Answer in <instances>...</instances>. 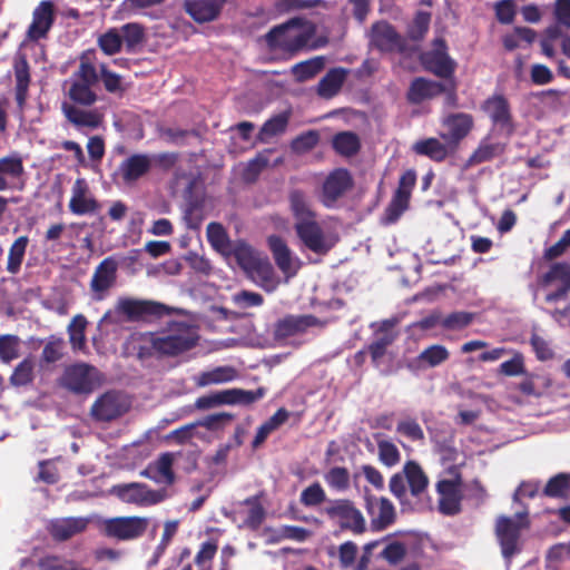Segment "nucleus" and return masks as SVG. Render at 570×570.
Returning <instances> with one entry per match:
<instances>
[{
	"label": "nucleus",
	"instance_id": "1",
	"mask_svg": "<svg viewBox=\"0 0 570 570\" xmlns=\"http://www.w3.org/2000/svg\"><path fill=\"white\" fill-rule=\"evenodd\" d=\"M315 26L303 18H292L273 27L264 40L271 51H279L289 57L305 49L315 35Z\"/></svg>",
	"mask_w": 570,
	"mask_h": 570
},
{
	"label": "nucleus",
	"instance_id": "2",
	"mask_svg": "<svg viewBox=\"0 0 570 570\" xmlns=\"http://www.w3.org/2000/svg\"><path fill=\"white\" fill-rule=\"evenodd\" d=\"M530 528L528 512H518L513 517L499 515L494 524V535L501 556L509 569L515 556L523 550L522 532Z\"/></svg>",
	"mask_w": 570,
	"mask_h": 570
},
{
	"label": "nucleus",
	"instance_id": "3",
	"mask_svg": "<svg viewBox=\"0 0 570 570\" xmlns=\"http://www.w3.org/2000/svg\"><path fill=\"white\" fill-rule=\"evenodd\" d=\"M116 312L124 315L128 322L153 323L169 316L173 308L157 301L120 297L116 304Z\"/></svg>",
	"mask_w": 570,
	"mask_h": 570
},
{
	"label": "nucleus",
	"instance_id": "4",
	"mask_svg": "<svg viewBox=\"0 0 570 570\" xmlns=\"http://www.w3.org/2000/svg\"><path fill=\"white\" fill-rule=\"evenodd\" d=\"M198 338L191 326L179 323L168 334L154 338L153 347L163 355L177 356L194 348Z\"/></svg>",
	"mask_w": 570,
	"mask_h": 570
},
{
	"label": "nucleus",
	"instance_id": "5",
	"mask_svg": "<svg viewBox=\"0 0 570 570\" xmlns=\"http://www.w3.org/2000/svg\"><path fill=\"white\" fill-rule=\"evenodd\" d=\"M452 479H441L436 482L439 494L438 509L444 515H456L462 511V476L456 466H451Z\"/></svg>",
	"mask_w": 570,
	"mask_h": 570
},
{
	"label": "nucleus",
	"instance_id": "6",
	"mask_svg": "<svg viewBox=\"0 0 570 570\" xmlns=\"http://www.w3.org/2000/svg\"><path fill=\"white\" fill-rule=\"evenodd\" d=\"M326 515L332 520H338L342 530H348L354 534L366 531V521L360 509L348 499H336L325 508Z\"/></svg>",
	"mask_w": 570,
	"mask_h": 570
},
{
	"label": "nucleus",
	"instance_id": "7",
	"mask_svg": "<svg viewBox=\"0 0 570 570\" xmlns=\"http://www.w3.org/2000/svg\"><path fill=\"white\" fill-rule=\"evenodd\" d=\"M354 187V178L348 169L335 168L322 184L320 202L326 208H334L337 202Z\"/></svg>",
	"mask_w": 570,
	"mask_h": 570
},
{
	"label": "nucleus",
	"instance_id": "8",
	"mask_svg": "<svg viewBox=\"0 0 570 570\" xmlns=\"http://www.w3.org/2000/svg\"><path fill=\"white\" fill-rule=\"evenodd\" d=\"M416 183V173L413 169L404 171L399 180L396 190L386 206L383 216L384 224H394L409 208L412 190Z\"/></svg>",
	"mask_w": 570,
	"mask_h": 570
},
{
	"label": "nucleus",
	"instance_id": "9",
	"mask_svg": "<svg viewBox=\"0 0 570 570\" xmlns=\"http://www.w3.org/2000/svg\"><path fill=\"white\" fill-rule=\"evenodd\" d=\"M294 229L302 244L317 255H326L334 246L317 222V217L294 223Z\"/></svg>",
	"mask_w": 570,
	"mask_h": 570
},
{
	"label": "nucleus",
	"instance_id": "10",
	"mask_svg": "<svg viewBox=\"0 0 570 570\" xmlns=\"http://www.w3.org/2000/svg\"><path fill=\"white\" fill-rule=\"evenodd\" d=\"M95 366L76 363L67 366L59 379V385L73 394H90L95 389Z\"/></svg>",
	"mask_w": 570,
	"mask_h": 570
},
{
	"label": "nucleus",
	"instance_id": "11",
	"mask_svg": "<svg viewBox=\"0 0 570 570\" xmlns=\"http://www.w3.org/2000/svg\"><path fill=\"white\" fill-rule=\"evenodd\" d=\"M422 63L428 71L443 79H452L456 68V62L449 56L448 45L443 38L433 40V49L423 53Z\"/></svg>",
	"mask_w": 570,
	"mask_h": 570
},
{
	"label": "nucleus",
	"instance_id": "12",
	"mask_svg": "<svg viewBox=\"0 0 570 570\" xmlns=\"http://www.w3.org/2000/svg\"><path fill=\"white\" fill-rule=\"evenodd\" d=\"M128 411V404L117 391H107L90 407V415L96 422H111Z\"/></svg>",
	"mask_w": 570,
	"mask_h": 570
},
{
	"label": "nucleus",
	"instance_id": "13",
	"mask_svg": "<svg viewBox=\"0 0 570 570\" xmlns=\"http://www.w3.org/2000/svg\"><path fill=\"white\" fill-rule=\"evenodd\" d=\"M364 501V508L371 518V528L373 531H383L395 522V507L387 498H377L373 494L365 493Z\"/></svg>",
	"mask_w": 570,
	"mask_h": 570
},
{
	"label": "nucleus",
	"instance_id": "14",
	"mask_svg": "<svg viewBox=\"0 0 570 570\" xmlns=\"http://www.w3.org/2000/svg\"><path fill=\"white\" fill-rule=\"evenodd\" d=\"M149 521L142 517H118L109 519L105 522V532L110 538L118 540H134L141 537Z\"/></svg>",
	"mask_w": 570,
	"mask_h": 570
},
{
	"label": "nucleus",
	"instance_id": "15",
	"mask_svg": "<svg viewBox=\"0 0 570 570\" xmlns=\"http://www.w3.org/2000/svg\"><path fill=\"white\" fill-rule=\"evenodd\" d=\"M234 257L238 265L244 269H257V271H247L252 275H257V277L263 282H271L273 278L274 272L271 266L266 264L265 266H261L257 257L255 256V252L250 245H248L244 240H237L233 243L229 247L228 257Z\"/></svg>",
	"mask_w": 570,
	"mask_h": 570
},
{
	"label": "nucleus",
	"instance_id": "16",
	"mask_svg": "<svg viewBox=\"0 0 570 570\" xmlns=\"http://www.w3.org/2000/svg\"><path fill=\"white\" fill-rule=\"evenodd\" d=\"M371 45L381 52H404L405 40L395 28L386 21H377L372 24L370 31Z\"/></svg>",
	"mask_w": 570,
	"mask_h": 570
},
{
	"label": "nucleus",
	"instance_id": "17",
	"mask_svg": "<svg viewBox=\"0 0 570 570\" xmlns=\"http://www.w3.org/2000/svg\"><path fill=\"white\" fill-rule=\"evenodd\" d=\"M323 325L324 323L312 314H287L275 322L273 335L276 340H285L291 336L304 334L311 327Z\"/></svg>",
	"mask_w": 570,
	"mask_h": 570
},
{
	"label": "nucleus",
	"instance_id": "18",
	"mask_svg": "<svg viewBox=\"0 0 570 570\" xmlns=\"http://www.w3.org/2000/svg\"><path fill=\"white\" fill-rule=\"evenodd\" d=\"M115 492L122 501L139 505L157 504L166 499L165 490H151L139 482L117 485Z\"/></svg>",
	"mask_w": 570,
	"mask_h": 570
},
{
	"label": "nucleus",
	"instance_id": "19",
	"mask_svg": "<svg viewBox=\"0 0 570 570\" xmlns=\"http://www.w3.org/2000/svg\"><path fill=\"white\" fill-rule=\"evenodd\" d=\"M482 110L489 116L494 126L511 136L514 132L513 118L509 100L503 95H493L487 98Z\"/></svg>",
	"mask_w": 570,
	"mask_h": 570
},
{
	"label": "nucleus",
	"instance_id": "20",
	"mask_svg": "<svg viewBox=\"0 0 570 570\" xmlns=\"http://www.w3.org/2000/svg\"><path fill=\"white\" fill-rule=\"evenodd\" d=\"M443 126L448 128V132L442 134L441 137L448 142L451 150L455 151L460 142L473 129L474 119L466 112L450 114L443 119Z\"/></svg>",
	"mask_w": 570,
	"mask_h": 570
},
{
	"label": "nucleus",
	"instance_id": "21",
	"mask_svg": "<svg viewBox=\"0 0 570 570\" xmlns=\"http://www.w3.org/2000/svg\"><path fill=\"white\" fill-rule=\"evenodd\" d=\"M118 263L114 257L102 259L92 274L90 289L96 299H102L116 284Z\"/></svg>",
	"mask_w": 570,
	"mask_h": 570
},
{
	"label": "nucleus",
	"instance_id": "22",
	"mask_svg": "<svg viewBox=\"0 0 570 570\" xmlns=\"http://www.w3.org/2000/svg\"><path fill=\"white\" fill-rule=\"evenodd\" d=\"M268 248L272 252L276 266L286 277H294L299 268L298 258H294L292 250L283 237L271 235L267 238Z\"/></svg>",
	"mask_w": 570,
	"mask_h": 570
},
{
	"label": "nucleus",
	"instance_id": "23",
	"mask_svg": "<svg viewBox=\"0 0 570 570\" xmlns=\"http://www.w3.org/2000/svg\"><path fill=\"white\" fill-rule=\"evenodd\" d=\"M55 22V7L51 1H41L33 10L32 22L27 30V37L31 41H38L45 37Z\"/></svg>",
	"mask_w": 570,
	"mask_h": 570
},
{
	"label": "nucleus",
	"instance_id": "24",
	"mask_svg": "<svg viewBox=\"0 0 570 570\" xmlns=\"http://www.w3.org/2000/svg\"><path fill=\"white\" fill-rule=\"evenodd\" d=\"M61 110L67 120L77 128L97 129L104 122V115L97 109H83L69 102H62Z\"/></svg>",
	"mask_w": 570,
	"mask_h": 570
},
{
	"label": "nucleus",
	"instance_id": "25",
	"mask_svg": "<svg viewBox=\"0 0 570 570\" xmlns=\"http://www.w3.org/2000/svg\"><path fill=\"white\" fill-rule=\"evenodd\" d=\"M445 90V85L424 77L414 78L406 91V100L412 105H419L433 99Z\"/></svg>",
	"mask_w": 570,
	"mask_h": 570
},
{
	"label": "nucleus",
	"instance_id": "26",
	"mask_svg": "<svg viewBox=\"0 0 570 570\" xmlns=\"http://www.w3.org/2000/svg\"><path fill=\"white\" fill-rule=\"evenodd\" d=\"M226 4V0H187L185 11L198 23L217 19Z\"/></svg>",
	"mask_w": 570,
	"mask_h": 570
},
{
	"label": "nucleus",
	"instance_id": "27",
	"mask_svg": "<svg viewBox=\"0 0 570 570\" xmlns=\"http://www.w3.org/2000/svg\"><path fill=\"white\" fill-rule=\"evenodd\" d=\"M88 520L86 518H60L50 521L48 532L56 541H66L86 530Z\"/></svg>",
	"mask_w": 570,
	"mask_h": 570
},
{
	"label": "nucleus",
	"instance_id": "28",
	"mask_svg": "<svg viewBox=\"0 0 570 570\" xmlns=\"http://www.w3.org/2000/svg\"><path fill=\"white\" fill-rule=\"evenodd\" d=\"M88 185L83 178H78L72 186L69 209L75 215H85L100 209V204L94 197H87Z\"/></svg>",
	"mask_w": 570,
	"mask_h": 570
},
{
	"label": "nucleus",
	"instance_id": "29",
	"mask_svg": "<svg viewBox=\"0 0 570 570\" xmlns=\"http://www.w3.org/2000/svg\"><path fill=\"white\" fill-rule=\"evenodd\" d=\"M16 80V101L20 109L24 107L28 98V90L31 82L30 66L24 55H18L13 61Z\"/></svg>",
	"mask_w": 570,
	"mask_h": 570
},
{
	"label": "nucleus",
	"instance_id": "30",
	"mask_svg": "<svg viewBox=\"0 0 570 570\" xmlns=\"http://www.w3.org/2000/svg\"><path fill=\"white\" fill-rule=\"evenodd\" d=\"M348 70L343 67L331 68L316 86V94L323 99H332L338 95L346 78Z\"/></svg>",
	"mask_w": 570,
	"mask_h": 570
},
{
	"label": "nucleus",
	"instance_id": "31",
	"mask_svg": "<svg viewBox=\"0 0 570 570\" xmlns=\"http://www.w3.org/2000/svg\"><path fill=\"white\" fill-rule=\"evenodd\" d=\"M151 158L146 154H135L125 159L119 167L122 180L134 183L149 173Z\"/></svg>",
	"mask_w": 570,
	"mask_h": 570
},
{
	"label": "nucleus",
	"instance_id": "32",
	"mask_svg": "<svg viewBox=\"0 0 570 570\" xmlns=\"http://www.w3.org/2000/svg\"><path fill=\"white\" fill-rule=\"evenodd\" d=\"M450 352L444 345L433 344L424 348L410 364V368L436 367L448 361Z\"/></svg>",
	"mask_w": 570,
	"mask_h": 570
},
{
	"label": "nucleus",
	"instance_id": "33",
	"mask_svg": "<svg viewBox=\"0 0 570 570\" xmlns=\"http://www.w3.org/2000/svg\"><path fill=\"white\" fill-rule=\"evenodd\" d=\"M412 150L416 155L425 156L435 163L444 161L453 153L446 141L443 144L433 137L415 141Z\"/></svg>",
	"mask_w": 570,
	"mask_h": 570
},
{
	"label": "nucleus",
	"instance_id": "34",
	"mask_svg": "<svg viewBox=\"0 0 570 570\" xmlns=\"http://www.w3.org/2000/svg\"><path fill=\"white\" fill-rule=\"evenodd\" d=\"M403 473L406 478L411 495L421 498L429 487V478L421 465L416 461L409 460L403 465Z\"/></svg>",
	"mask_w": 570,
	"mask_h": 570
},
{
	"label": "nucleus",
	"instance_id": "35",
	"mask_svg": "<svg viewBox=\"0 0 570 570\" xmlns=\"http://www.w3.org/2000/svg\"><path fill=\"white\" fill-rule=\"evenodd\" d=\"M263 492L246 498L242 504L247 505L248 509L245 512L240 528L256 531L263 524L266 518V511L262 504Z\"/></svg>",
	"mask_w": 570,
	"mask_h": 570
},
{
	"label": "nucleus",
	"instance_id": "36",
	"mask_svg": "<svg viewBox=\"0 0 570 570\" xmlns=\"http://www.w3.org/2000/svg\"><path fill=\"white\" fill-rule=\"evenodd\" d=\"M546 570H570V540L551 546L544 556Z\"/></svg>",
	"mask_w": 570,
	"mask_h": 570
},
{
	"label": "nucleus",
	"instance_id": "37",
	"mask_svg": "<svg viewBox=\"0 0 570 570\" xmlns=\"http://www.w3.org/2000/svg\"><path fill=\"white\" fill-rule=\"evenodd\" d=\"M23 174V161L19 154L0 158V191L12 187L7 178L19 179Z\"/></svg>",
	"mask_w": 570,
	"mask_h": 570
},
{
	"label": "nucleus",
	"instance_id": "38",
	"mask_svg": "<svg viewBox=\"0 0 570 570\" xmlns=\"http://www.w3.org/2000/svg\"><path fill=\"white\" fill-rule=\"evenodd\" d=\"M288 203L295 223L317 217V213L313 210L311 199L304 190L292 189L288 193Z\"/></svg>",
	"mask_w": 570,
	"mask_h": 570
},
{
	"label": "nucleus",
	"instance_id": "39",
	"mask_svg": "<svg viewBox=\"0 0 570 570\" xmlns=\"http://www.w3.org/2000/svg\"><path fill=\"white\" fill-rule=\"evenodd\" d=\"M207 240L217 253L228 257L229 247L233 244L226 228L216 222H212L206 228Z\"/></svg>",
	"mask_w": 570,
	"mask_h": 570
},
{
	"label": "nucleus",
	"instance_id": "40",
	"mask_svg": "<svg viewBox=\"0 0 570 570\" xmlns=\"http://www.w3.org/2000/svg\"><path fill=\"white\" fill-rule=\"evenodd\" d=\"M92 56L90 52L80 56L78 69L72 73L70 81L90 86L98 83L100 73L92 62Z\"/></svg>",
	"mask_w": 570,
	"mask_h": 570
},
{
	"label": "nucleus",
	"instance_id": "41",
	"mask_svg": "<svg viewBox=\"0 0 570 570\" xmlns=\"http://www.w3.org/2000/svg\"><path fill=\"white\" fill-rule=\"evenodd\" d=\"M504 150L505 145L503 144L482 140L478 148L468 158L465 166L472 167L485 161H490L494 157L502 155Z\"/></svg>",
	"mask_w": 570,
	"mask_h": 570
},
{
	"label": "nucleus",
	"instance_id": "42",
	"mask_svg": "<svg viewBox=\"0 0 570 570\" xmlns=\"http://www.w3.org/2000/svg\"><path fill=\"white\" fill-rule=\"evenodd\" d=\"M325 67V58L317 56L294 65L291 69L292 75L298 82L307 81L320 73Z\"/></svg>",
	"mask_w": 570,
	"mask_h": 570
},
{
	"label": "nucleus",
	"instance_id": "43",
	"mask_svg": "<svg viewBox=\"0 0 570 570\" xmlns=\"http://www.w3.org/2000/svg\"><path fill=\"white\" fill-rule=\"evenodd\" d=\"M237 372L232 366H218L212 371L202 372L195 382L198 386H208L212 384H222L235 380Z\"/></svg>",
	"mask_w": 570,
	"mask_h": 570
},
{
	"label": "nucleus",
	"instance_id": "44",
	"mask_svg": "<svg viewBox=\"0 0 570 570\" xmlns=\"http://www.w3.org/2000/svg\"><path fill=\"white\" fill-rule=\"evenodd\" d=\"M334 150L345 157L356 155L361 149L360 138L355 132L342 131L333 138Z\"/></svg>",
	"mask_w": 570,
	"mask_h": 570
},
{
	"label": "nucleus",
	"instance_id": "45",
	"mask_svg": "<svg viewBox=\"0 0 570 570\" xmlns=\"http://www.w3.org/2000/svg\"><path fill=\"white\" fill-rule=\"evenodd\" d=\"M542 494L548 498L568 499L570 497V473H558L550 478Z\"/></svg>",
	"mask_w": 570,
	"mask_h": 570
},
{
	"label": "nucleus",
	"instance_id": "46",
	"mask_svg": "<svg viewBox=\"0 0 570 570\" xmlns=\"http://www.w3.org/2000/svg\"><path fill=\"white\" fill-rule=\"evenodd\" d=\"M68 97L72 101V105L82 107H90L98 100V96L92 90V86L75 81H70Z\"/></svg>",
	"mask_w": 570,
	"mask_h": 570
},
{
	"label": "nucleus",
	"instance_id": "47",
	"mask_svg": "<svg viewBox=\"0 0 570 570\" xmlns=\"http://www.w3.org/2000/svg\"><path fill=\"white\" fill-rule=\"evenodd\" d=\"M35 380V363L31 357L23 358L13 368L9 377V382L14 387H24L30 385Z\"/></svg>",
	"mask_w": 570,
	"mask_h": 570
},
{
	"label": "nucleus",
	"instance_id": "48",
	"mask_svg": "<svg viewBox=\"0 0 570 570\" xmlns=\"http://www.w3.org/2000/svg\"><path fill=\"white\" fill-rule=\"evenodd\" d=\"M28 244V236H20L10 246L7 261V271L9 273L17 274L20 271Z\"/></svg>",
	"mask_w": 570,
	"mask_h": 570
},
{
	"label": "nucleus",
	"instance_id": "49",
	"mask_svg": "<svg viewBox=\"0 0 570 570\" xmlns=\"http://www.w3.org/2000/svg\"><path fill=\"white\" fill-rule=\"evenodd\" d=\"M39 570H86L77 566L73 560L57 554H46L38 559Z\"/></svg>",
	"mask_w": 570,
	"mask_h": 570
},
{
	"label": "nucleus",
	"instance_id": "50",
	"mask_svg": "<svg viewBox=\"0 0 570 570\" xmlns=\"http://www.w3.org/2000/svg\"><path fill=\"white\" fill-rule=\"evenodd\" d=\"M474 313L455 311L445 316L442 315V328L445 331H462L472 324Z\"/></svg>",
	"mask_w": 570,
	"mask_h": 570
},
{
	"label": "nucleus",
	"instance_id": "51",
	"mask_svg": "<svg viewBox=\"0 0 570 570\" xmlns=\"http://www.w3.org/2000/svg\"><path fill=\"white\" fill-rule=\"evenodd\" d=\"M289 115L287 112L278 114L264 122L259 130V139L264 141L266 138L283 134L288 125Z\"/></svg>",
	"mask_w": 570,
	"mask_h": 570
},
{
	"label": "nucleus",
	"instance_id": "52",
	"mask_svg": "<svg viewBox=\"0 0 570 570\" xmlns=\"http://www.w3.org/2000/svg\"><path fill=\"white\" fill-rule=\"evenodd\" d=\"M87 325V320L82 315H76L69 326V342L73 350H82L86 345V335L85 330Z\"/></svg>",
	"mask_w": 570,
	"mask_h": 570
},
{
	"label": "nucleus",
	"instance_id": "53",
	"mask_svg": "<svg viewBox=\"0 0 570 570\" xmlns=\"http://www.w3.org/2000/svg\"><path fill=\"white\" fill-rule=\"evenodd\" d=\"M20 337L13 334L0 335V361L10 363L19 357Z\"/></svg>",
	"mask_w": 570,
	"mask_h": 570
},
{
	"label": "nucleus",
	"instance_id": "54",
	"mask_svg": "<svg viewBox=\"0 0 570 570\" xmlns=\"http://www.w3.org/2000/svg\"><path fill=\"white\" fill-rule=\"evenodd\" d=\"M63 338L55 335L49 336L41 353V362L52 364L60 361L63 357Z\"/></svg>",
	"mask_w": 570,
	"mask_h": 570
},
{
	"label": "nucleus",
	"instance_id": "55",
	"mask_svg": "<svg viewBox=\"0 0 570 570\" xmlns=\"http://www.w3.org/2000/svg\"><path fill=\"white\" fill-rule=\"evenodd\" d=\"M218 546L213 540H207L200 544L198 552L194 558L197 570H212L213 560L217 553Z\"/></svg>",
	"mask_w": 570,
	"mask_h": 570
},
{
	"label": "nucleus",
	"instance_id": "56",
	"mask_svg": "<svg viewBox=\"0 0 570 570\" xmlns=\"http://www.w3.org/2000/svg\"><path fill=\"white\" fill-rule=\"evenodd\" d=\"M98 46L107 56L116 55L121 50L122 37L116 28H111L99 36Z\"/></svg>",
	"mask_w": 570,
	"mask_h": 570
},
{
	"label": "nucleus",
	"instance_id": "57",
	"mask_svg": "<svg viewBox=\"0 0 570 570\" xmlns=\"http://www.w3.org/2000/svg\"><path fill=\"white\" fill-rule=\"evenodd\" d=\"M325 482L332 489L343 492L350 488V472L344 466L331 468L324 475Z\"/></svg>",
	"mask_w": 570,
	"mask_h": 570
},
{
	"label": "nucleus",
	"instance_id": "58",
	"mask_svg": "<svg viewBox=\"0 0 570 570\" xmlns=\"http://www.w3.org/2000/svg\"><path fill=\"white\" fill-rule=\"evenodd\" d=\"M122 43L126 46V50L131 52L135 48L140 45L144 40V28L139 23L130 22L121 27Z\"/></svg>",
	"mask_w": 570,
	"mask_h": 570
},
{
	"label": "nucleus",
	"instance_id": "59",
	"mask_svg": "<svg viewBox=\"0 0 570 570\" xmlns=\"http://www.w3.org/2000/svg\"><path fill=\"white\" fill-rule=\"evenodd\" d=\"M377 451L380 462L387 468L395 466L401 461V453L397 446L391 441H377Z\"/></svg>",
	"mask_w": 570,
	"mask_h": 570
},
{
	"label": "nucleus",
	"instance_id": "60",
	"mask_svg": "<svg viewBox=\"0 0 570 570\" xmlns=\"http://www.w3.org/2000/svg\"><path fill=\"white\" fill-rule=\"evenodd\" d=\"M178 530V521H167L164 525V532L161 535V540L159 544L156 547L153 558L149 561V566H155L158 563L159 559L164 556L166 549L168 548L171 539L176 534Z\"/></svg>",
	"mask_w": 570,
	"mask_h": 570
},
{
	"label": "nucleus",
	"instance_id": "61",
	"mask_svg": "<svg viewBox=\"0 0 570 570\" xmlns=\"http://www.w3.org/2000/svg\"><path fill=\"white\" fill-rule=\"evenodd\" d=\"M320 141V134L316 130H307L297 137H295L291 141V148L296 154H304L313 148L316 147V145Z\"/></svg>",
	"mask_w": 570,
	"mask_h": 570
},
{
	"label": "nucleus",
	"instance_id": "62",
	"mask_svg": "<svg viewBox=\"0 0 570 570\" xmlns=\"http://www.w3.org/2000/svg\"><path fill=\"white\" fill-rule=\"evenodd\" d=\"M431 13L426 11H417L412 24L409 27V37L415 41L422 40L429 31Z\"/></svg>",
	"mask_w": 570,
	"mask_h": 570
},
{
	"label": "nucleus",
	"instance_id": "63",
	"mask_svg": "<svg viewBox=\"0 0 570 570\" xmlns=\"http://www.w3.org/2000/svg\"><path fill=\"white\" fill-rule=\"evenodd\" d=\"M174 460V453L165 452L160 454L157 461L155 462V469L158 472V474L161 475V481H164L168 485H171L175 482V473L173 471Z\"/></svg>",
	"mask_w": 570,
	"mask_h": 570
},
{
	"label": "nucleus",
	"instance_id": "64",
	"mask_svg": "<svg viewBox=\"0 0 570 570\" xmlns=\"http://www.w3.org/2000/svg\"><path fill=\"white\" fill-rule=\"evenodd\" d=\"M326 500V493L318 482H314L301 492L299 501L305 507H316Z\"/></svg>",
	"mask_w": 570,
	"mask_h": 570
}]
</instances>
